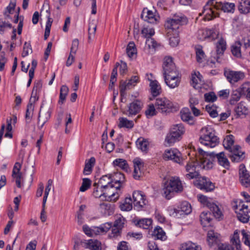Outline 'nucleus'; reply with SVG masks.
<instances>
[{"mask_svg": "<svg viewBox=\"0 0 250 250\" xmlns=\"http://www.w3.org/2000/svg\"><path fill=\"white\" fill-rule=\"evenodd\" d=\"M181 250H201V248L197 244L188 241L181 245Z\"/></svg>", "mask_w": 250, "mask_h": 250, "instance_id": "nucleus-42", "label": "nucleus"}, {"mask_svg": "<svg viewBox=\"0 0 250 250\" xmlns=\"http://www.w3.org/2000/svg\"><path fill=\"white\" fill-rule=\"evenodd\" d=\"M119 124L118 126L120 128L125 127L127 128H131L134 126V123L132 121L128 120L127 118L124 117H120L119 119Z\"/></svg>", "mask_w": 250, "mask_h": 250, "instance_id": "nucleus-46", "label": "nucleus"}, {"mask_svg": "<svg viewBox=\"0 0 250 250\" xmlns=\"http://www.w3.org/2000/svg\"><path fill=\"white\" fill-rule=\"evenodd\" d=\"M180 140L176 136L172 134L171 132L168 133L166 139L165 141L167 144V145L169 146L173 145L175 142L179 141Z\"/></svg>", "mask_w": 250, "mask_h": 250, "instance_id": "nucleus-57", "label": "nucleus"}, {"mask_svg": "<svg viewBox=\"0 0 250 250\" xmlns=\"http://www.w3.org/2000/svg\"><path fill=\"white\" fill-rule=\"evenodd\" d=\"M209 209L211 211H212L213 215L216 219L219 220H221L223 219L224 215L221 208H220L216 203L213 202V204H210Z\"/></svg>", "mask_w": 250, "mask_h": 250, "instance_id": "nucleus-33", "label": "nucleus"}, {"mask_svg": "<svg viewBox=\"0 0 250 250\" xmlns=\"http://www.w3.org/2000/svg\"><path fill=\"white\" fill-rule=\"evenodd\" d=\"M220 9L224 12L233 13L235 10V4L232 2L209 0L204 6L203 11L204 19L209 21L216 17L218 15L216 10Z\"/></svg>", "mask_w": 250, "mask_h": 250, "instance_id": "nucleus-3", "label": "nucleus"}, {"mask_svg": "<svg viewBox=\"0 0 250 250\" xmlns=\"http://www.w3.org/2000/svg\"><path fill=\"white\" fill-rule=\"evenodd\" d=\"M137 147L143 152H146L148 149L149 143L148 141L143 138L137 139L136 142Z\"/></svg>", "mask_w": 250, "mask_h": 250, "instance_id": "nucleus-37", "label": "nucleus"}, {"mask_svg": "<svg viewBox=\"0 0 250 250\" xmlns=\"http://www.w3.org/2000/svg\"><path fill=\"white\" fill-rule=\"evenodd\" d=\"M152 220L151 219L144 218L138 220L136 225L144 229H149L152 225Z\"/></svg>", "mask_w": 250, "mask_h": 250, "instance_id": "nucleus-49", "label": "nucleus"}, {"mask_svg": "<svg viewBox=\"0 0 250 250\" xmlns=\"http://www.w3.org/2000/svg\"><path fill=\"white\" fill-rule=\"evenodd\" d=\"M142 19L148 23H156L159 20V16L156 13V11L149 10L147 8H144L141 14Z\"/></svg>", "mask_w": 250, "mask_h": 250, "instance_id": "nucleus-18", "label": "nucleus"}, {"mask_svg": "<svg viewBox=\"0 0 250 250\" xmlns=\"http://www.w3.org/2000/svg\"><path fill=\"white\" fill-rule=\"evenodd\" d=\"M84 246L90 250H101V243L97 240L90 239L84 242Z\"/></svg>", "mask_w": 250, "mask_h": 250, "instance_id": "nucleus-34", "label": "nucleus"}, {"mask_svg": "<svg viewBox=\"0 0 250 250\" xmlns=\"http://www.w3.org/2000/svg\"><path fill=\"white\" fill-rule=\"evenodd\" d=\"M196 59L198 62H202L205 60V54L200 46L195 47Z\"/></svg>", "mask_w": 250, "mask_h": 250, "instance_id": "nucleus-55", "label": "nucleus"}, {"mask_svg": "<svg viewBox=\"0 0 250 250\" xmlns=\"http://www.w3.org/2000/svg\"><path fill=\"white\" fill-rule=\"evenodd\" d=\"M133 162L134 165L133 176L134 179L138 180L143 175L144 163L142 160L139 158H135Z\"/></svg>", "mask_w": 250, "mask_h": 250, "instance_id": "nucleus-21", "label": "nucleus"}, {"mask_svg": "<svg viewBox=\"0 0 250 250\" xmlns=\"http://www.w3.org/2000/svg\"><path fill=\"white\" fill-rule=\"evenodd\" d=\"M126 51L127 56L130 58L136 57L137 54V49L136 48L135 44L133 42H131L128 43L126 47Z\"/></svg>", "mask_w": 250, "mask_h": 250, "instance_id": "nucleus-48", "label": "nucleus"}, {"mask_svg": "<svg viewBox=\"0 0 250 250\" xmlns=\"http://www.w3.org/2000/svg\"><path fill=\"white\" fill-rule=\"evenodd\" d=\"M95 163V159L94 157L90 158L87 162L85 163L83 169V174L85 175L89 174L92 171V167Z\"/></svg>", "mask_w": 250, "mask_h": 250, "instance_id": "nucleus-53", "label": "nucleus"}, {"mask_svg": "<svg viewBox=\"0 0 250 250\" xmlns=\"http://www.w3.org/2000/svg\"><path fill=\"white\" fill-rule=\"evenodd\" d=\"M16 5V0H10V3L7 6L6 10L4 13V15L6 19H11V14H13L15 12V8Z\"/></svg>", "mask_w": 250, "mask_h": 250, "instance_id": "nucleus-39", "label": "nucleus"}, {"mask_svg": "<svg viewBox=\"0 0 250 250\" xmlns=\"http://www.w3.org/2000/svg\"><path fill=\"white\" fill-rule=\"evenodd\" d=\"M159 44L152 38H148L146 40L145 49L148 53L153 54Z\"/></svg>", "mask_w": 250, "mask_h": 250, "instance_id": "nucleus-30", "label": "nucleus"}, {"mask_svg": "<svg viewBox=\"0 0 250 250\" xmlns=\"http://www.w3.org/2000/svg\"><path fill=\"white\" fill-rule=\"evenodd\" d=\"M97 26L94 22L92 21L89 23L88 27V39H92L95 36Z\"/></svg>", "mask_w": 250, "mask_h": 250, "instance_id": "nucleus-59", "label": "nucleus"}, {"mask_svg": "<svg viewBox=\"0 0 250 250\" xmlns=\"http://www.w3.org/2000/svg\"><path fill=\"white\" fill-rule=\"evenodd\" d=\"M241 43L239 41L236 42L231 46V52L233 55L237 58L241 57Z\"/></svg>", "mask_w": 250, "mask_h": 250, "instance_id": "nucleus-52", "label": "nucleus"}, {"mask_svg": "<svg viewBox=\"0 0 250 250\" xmlns=\"http://www.w3.org/2000/svg\"><path fill=\"white\" fill-rule=\"evenodd\" d=\"M134 208L139 210L146 205V200L145 195L141 191H134L132 194Z\"/></svg>", "mask_w": 250, "mask_h": 250, "instance_id": "nucleus-16", "label": "nucleus"}, {"mask_svg": "<svg viewBox=\"0 0 250 250\" xmlns=\"http://www.w3.org/2000/svg\"><path fill=\"white\" fill-rule=\"evenodd\" d=\"M197 185L200 189L205 190L207 191H211L215 188L214 184L205 177H203L200 179Z\"/></svg>", "mask_w": 250, "mask_h": 250, "instance_id": "nucleus-27", "label": "nucleus"}, {"mask_svg": "<svg viewBox=\"0 0 250 250\" xmlns=\"http://www.w3.org/2000/svg\"><path fill=\"white\" fill-rule=\"evenodd\" d=\"M242 95V94L239 88L237 89L233 90L231 94L229 103L231 104H234L240 99Z\"/></svg>", "mask_w": 250, "mask_h": 250, "instance_id": "nucleus-50", "label": "nucleus"}, {"mask_svg": "<svg viewBox=\"0 0 250 250\" xmlns=\"http://www.w3.org/2000/svg\"><path fill=\"white\" fill-rule=\"evenodd\" d=\"M218 106L211 103H209L206 106L207 111L212 118H216L218 116Z\"/></svg>", "mask_w": 250, "mask_h": 250, "instance_id": "nucleus-43", "label": "nucleus"}, {"mask_svg": "<svg viewBox=\"0 0 250 250\" xmlns=\"http://www.w3.org/2000/svg\"><path fill=\"white\" fill-rule=\"evenodd\" d=\"M204 98L206 102L212 104L216 101L217 96L214 92H210L204 94Z\"/></svg>", "mask_w": 250, "mask_h": 250, "instance_id": "nucleus-60", "label": "nucleus"}, {"mask_svg": "<svg viewBox=\"0 0 250 250\" xmlns=\"http://www.w3.org/2000/svg\"><path fill=\"white\" fill-rule=\"evenodd\" d=\"M218 36L219 32L213 29H201L197 32V37L201 40L208 38L213 40L218 38Z\"/></svg>", "mask_w": 250, "mask_h": 250, "instance_id": "nucleus-14", "label": "nucleus"}, {"mask_svg": "<svg viewBox=\"0 0 250 250\" xmlns=\"http://www.w3.org/2000/svg\"><path fill=\"white\" fill-rule=\"evenodd\" d=\"M113 164L126 172H128L129 170L128 165L126 161L123 159H116L113 161Z\"/></svg>", "mask_w": 250, "mask_h": 250, "instance_id": "nucleus-47", "label": "nucleus"}, {"mask_svg": "<svg viewBox=\"0 0 250 250\" xmlns=\"http://www.w3.org/2000/svg\"><path fill=\"white\" fill-rule=\"evenodd\" d=\"M185 132V128L183 125L178 124L173 126L170 132L176 136L180 140L181 136Z\"/></svg>", "mask_w": 250, "mask_h": 250, "instance_id": "nucleus-38", "label": "nucleus"}, {"mask_svg": "<svg viewBox=\"0 0 250 250\" xmlns=\"http://www.w3.org/2000/svg\"><path fill=\"white\" fill-rule=\"evenodd\" d=\"M115 176L116 177H119L120 179L116 180L115 178L113 179L110 175H105L99 179L97 183H95L93 186L98 185L101 188H103L106 191L113 187L118 189L120 186V183L124 181V176L121 173H116Z\"/></svg>", "mask_w": 250, "mask_h": 250, "instance_id": "nucleus-7", "label": "nucleus"}, {"mask_svg": "<svg viewBox=\"0 0 250 250\" xmlns=\"http://www.w3.org/2000/svg\"><path fill=\"white\" fill-rule=\"evenodd\" d=\"M241 93L242 95H244L246 96L250 90V83L246 82L243 83L239 87Z\"/></svg>", "mask_w": 250, "mask_h": 250, "instance_id": "nucleus-62", "label": "nucleus"}, {"mask_svg": "<svg viewBox=\"0 0 250 250\" xmlns=\"http://www.w3.org/2000/svg\"><path fill=\"white\" fill-rule=\"evenodd\" d=\"M234 142V137L232 135H228L224 139L223 141V146L226 149L229 151L232 149V146Z\"/></svg>", "mask_w": 250, "mask_h": 250, "instance_id": "nucleus-51", "label": "nucleus"}, {"mask_svg": "<svg viewBox=\"0 0 250 250\" xmlns=\"http://www.w3.org/2000/svg\"><path fill=\"white\" fill-rule=\"evenodd\" d=\"M202 76L199 72H195L191 76V84L196 89L201 87V85L203 83L202 80Z\"/></svg>", "mask_w": 250, "mask_h": 250, "instance_id": "nucleus-31", "label": "nucleus"}, {"mask_svg": "<svg viewBox=\"0 0 250 250\" xmlns=\"http://www.w3.org/2000/svg\"><path fill=\"white\" fill-rule=\"evenodd\" d=\"M238 10L241 13L248 14L250 12V0H240Z\"/></svg>", "mask_w": 250, "mask_h": 250, "instance_id": "nucleus-36", "label": "nucleus"}, {"mask_svg": "<svg viewBox=\"0 0 250 250\" xmlns=\"http://www.w3.org/2000/svg\"><path fill=\"white\" fill-rule=\"evenodd\" d=\"M200 143L207 147L213 148L219 143V139L215 134V131L209 126L203 127L201 130Z\"/></svg>", "mask_w": 250, "mask_h": 250, "instance_id": "nucleus-5", "label": "nucleus"}, {"mask_svg": "<svg viewBox=\"0 0 250 250\" xmlns=\"http://www.w3.org/2000/svg\"><path fill=\"white\" fill-rule=\"evenodd\" d=\"M213 153H208L202 148H198L195 158L187 162L185 167L186 177L188 179L195 178L199 176L200 169H210L213 167Z\"/></svg>", "mask_w": 250, "mask_h": 250, "instance_id": "nucleus-1", "label": "nucleus"}, {"mask_svg": "<svg viewBox=\"0 0 250 250\" xmlns=\"http://www.w3.org/2000/svg\"><path fill=\"white\" fill-rule=\"evenodd\" d=\"M51 112L49 109L46 111H42L40 110L38 117V126L39 128L41 129L45 123L50 118Z\"/></svg>", "mask_w": 250, "mask_h": 250, "instance_id": "nucleus-26", "label": "nucleus"}, {"mask_svg": "<svg viewBox=\"0 0 250 250\" xmlns=\"http://www.w3.org/2000/svg\"><path fill=\"white\" fill-rule=\"evenodd\" d=\"M188 22L187 18L181 13L174 14L172 18L166 21L165 26L167 30V34L170 36L173 32V36L169 39V44L172 47L176 46L179 42L178 29L181 26L187 24Z\"/></svg>", "mask_w": 250, "mask_h": 250, "instance_id": "nucleus-2", "label": "nucleus"}, {"mask_svg": "<svg viewBox=\"0 0 250 250\" xmlns=\"http://www.w3.org/2000/svg\"><path fill=\"white\" fill-rule=\"evenodd\" d=\"M93 195L95 198H101L103 200H111L115 196V193H113L111 194L108 193V191L103 188H101L98 185L93 186Z\"/></svg>", "mask_w": 250, "mask_h": 250, "instance_id": "nucleus-17", "label": "nucleus"}, {"mask_svg": "<svg viewBox=\"0 0 250 250\" xmlns=\"http://www.w3.org/2000/svg\"><path fill=\"white\" fill-rule=\"evenodd\" d=\"M141 34L146 39L151 38L155 34L154 29L148 25H144L141 30Z\"/></svg>", "mask_w": 250, "mask_h": 250, "instance_id": "nucleus-45", "label": "nucleus"}, {"mask_svg": "<svg viewBox=\"0 0 250 250\" xmlns=\"http://www.w3.org/2000/svg\"><path fill=\"white\" fill-rule=\"evenodd\" d=\"M239 232L240 231L236 229L234 231L233 235L230 237V242L232 246L235 248V250H242Z\"/></svg>", "mask_w": 250, "mask_h": 250, "instance_id": "nucleus-29", "label": "nucleus"}, {"mask_svg": "<svg viewBox=\"0 0 250 250\" xmlns=\"http://www.w3.org/2000/svg\"><path fill=\"white\" fill-rule=\"evenodd\" d=\"M183 190V186L180 178L178 177H172L166 181L163 188V195L167 199H170L174 192H181Z\"/></svg>", "mask_w": 250, "mask_h": 250, "instance_id": "nucleus-6", "label": "nucleus"}, {"mask_svg": "<svg viewBox=\"0 0 250 250\" xmlns=\"http://www.w3.org/2000/svg\"><path fill=\"white\" fill-rule=\"evenodd\" d=\"M181 117L183 121L190 125H193L194 123L193 117L188 108H184L181 111Z\"/></svg>", "mask_w": 250, "mask_h": 250, "instance_id": "nucleus-35", "label": "nucleus"}, {"mask_svg": "<svg viewBox=\"0 0 250 250\" xmlns=\"http://www.w3.org/2000/svg\"><path fill=\"white\" fill-rule=\"evenodd\" d=\"M21 165L19 163H16L13 167L12 176L15 179L17 186L20 188L21 187V173L20 172Z\"/></svg>", "mask_w": 250, "mask_h": 250, "instance_id": "nucleus-23", "label": "nucleus"}, {"mask_svg": "<svg viewBox=\"0 0 250 250\" xmlns=\"http://www.w3.org/2000/svg\"><path fill=\"white\" fill-rule=\"evenodd\" d=\"M91 181L88 178H83L82 186L80 188V191L81 192H84L87 190L90 187Z\"/></svg>", "mask_w": 250, "mask_h": 250, "instance_id": "nucleus-61", "label": "nucleus"}, {"mask_svg": "<svg viewBox=\"0 0 250 250\" xmlns=\"http://www.w3.org/2000/svg\"><path fill=\"white\" fill-rule=\"evenodd\" d=\"M239 178L241 184L246 187H250V175L243 164L239 166Z\"/></svg>", "mask_w": 250, "mask_h": 250, "instance_id": "nucleus-20", "label": "nucleus"}, {"mask_svg": "<svg viewBox=\"0 0 250 250\" xmlns=\"http://www.w3.org/2000/svg\"><path fill=\"white\" fill-rule=\"evenodd\" d=\"M152 236L155 239L164 240L166 239V235L165 231L160 227H156L152 232Z\"/></svg>", "mask_w": 250, "mask_h": 250, "instance_id": "nucleus-41", "label": "nucleus"}, {"mask_svg": "<svg viewBox=\"0 0 250 250\" xmlns=\"http://www.w3.org/2000/svg\"><path fill=\"white\" fill-rule=\"evenodd\" d=\"M157 110L155 106V104H152L148 106L147 109L145 111L146 115L147 118L152 117L156 114Z\"/></svg>", "mask_w": 250, "mask_h": 250, "instance_id": "nucleus-58", "label": "nucleus"}, {"mask_svg": "<svg viewBox=\"0 0 250 250\" xmlns=\"http://www.w3.org/2000/svg\"><path fill=\"white\" fill-rule=\"evenodd\" d=\"M143 103L140 100H134L128 105V108L124 114L128 117L136 115L140 112Z\"/></svg>", "mask_w": 250, "mask_h": 250, "instance_id": "nucleus-15", "label": "nucleus"}, {"mask_svg": "<svg viewBox=\"0 0 250 250\" xmlns=\"http://www.w3.org/2000/svg\"><path fill=\"white\" fill-rule=\"evenodd\" d=\"M214 153L213 158H212V163L213 164V161L214 159L216 158L218 164L225 168V169H229L230 167V163L227 158V156L225 155V153L224 152H221L218 153Z\"/></svg>", "mask_w": 250, "mask_h": 250, "instance_id": "nucleus-22", "label": "nucleus"}, {"mask_svg": "<svg viewBox=\"0 0 250 250\" xmlns=\"http://www.w3.org/2000/svg\"><path fill=\"white\" fill-rule=\"evenodd\" d=\"M199 200L202 204L206 206L208 208H209L210 204H212L213 203L210 198L204 195L199 196Z\"/></svg>", "mask_w": 250, "mask_h": 250, "instance_id": "nucleus-63", "label": "nucleus"}, {"mask_svg": "<svg viewBox=\"0 0 250 250\" xmlns=\"http://www.w3.org/2000/svg\"><path fill=\"white\" fill-rule=\"evenodd\" d=\"M224 74L228 81L231 84L242 80L245 77V74L243 72L233 71L230 69H225Z\"/></svg>", "mask_w": 250, "mask_h": 250, "instance_id": "nucleus-11", "label": "nucleus"}, {"mask_svg": "<svg viewBox=\"0 0 250 250\" xmlns=\"http://www.w3.org/2000/svg\"><path fill=\"white\" fill-rule=\"evenodd\" d=\"M120 208L122 211H129L132 208V201L130 197L126 198L120 203Z\"/></svg>", "mask_w": 250, "mask_h": 250, "instance_id": "nucleus-40", "label": "nucleus"}, {"mask_svg": "<svg viewBox=\"0 0 250 250\" xmlns=\"http://www.w3.org/2000/svg\"><path fill=\"white\" fill-rule=\"evenodd\" d=\"M112 227L111 223H106L101 225L100 227H95L97 234L106 232Z\"/></svg>", "mask_w": 250, "mask_h": 250, "instance_id": "nucleus-54", "label": "nucleus"}, {"mask_svg": "<svg viewBox=\"0 0 250 250\" xmlns=\"http://www.w3.org/2000/svg\"><path fill=\"white\" fill-rule=\"evenodd\" d=\"M167 211L170 216L180 218L189 214L191 212V207L188 202L184 201L177 208L169 207L167 208Z\"/></svg>", "mask_w": 250, "mask_h": 250, "instance_id": "nucleus-8", "label": "nucleus"}, {"mask_svg": "<svg viewBox=\"0 0 250 250\" xmlns=\"http://www.w3.org/2000/svg\"><path fill=\"white\" fill-rule=\"evenodd\" d=\"M241 194L245 198L246 202L241 201L236 206L235 212L239 220L243 223H247L250 218V195L246 192Z\"/></svg>", "mask_w": 250, "mask_h": 250, "instance_id": "nucleus-4", "label": "nucleus"}, {"mask_svg": "<svg viewBox=\"0 0 250 250\" xmlns=\"http://www.w3.org/2000/svg\"><path fill=\"white\" fill-rule=\"evenodd\" d=\"M154 104L156 109L162 113L169 112L173 107L172 103L166 97L156 98Z\"/></svg>", "mask_w": 250, "mask_h": 250, "instance_id": "nucleus-10", "label": "nucleus"}, {"mask_svg": "<svg viewBox=\"0 0 250 250\" xmlns=\"http://www.w3.org/2000/svg\"><path fill=\"white\" fill-rule=\"evenodd\" d=\"M241 234L243 236V240L244 243L249 247H250V234L247 232L245 229H242L241 231Z\"/></svg>", "mask_w": 250, "mask_h": 250, "instance_id": "nucleus-64", "label": "nucleus"}, {"mask_svg": "<svg viewBox=\"0 0 250 250\" xmlns=\"http://www.w3.org/2000/svg\"><path fill=\"white\" fill-rule=\"evenodd\" d=\"M209 209L211 211H212L213 215L216 219L219 220H221L223 219L224 215L221 208H220L216 203L213 202V204H210Z\"/></svg>", "mask_w": 250, "mask_h": 250, "instance_id": "nucleus-32", "label": "nucleus"}, {"mask_svg": "<svg viewBox=\"0 0 250 250\" xmlns=\"http://www.w3.org/2000/svg\"><path fill=\"white\" fill-rule=\"evenodd\" d=\"M148 80L150 82L149 86L152 96L154 98L157 97L162 92V88L160 84L156 80H150L149 78H148Z\"/></svg>", "mask_w": 250, "mask_h": 250, "instance_id": "nucleus-28", "label": "nucleus"}, {"mask_svg": "<svg viewBox=\"0 0 250 250\" xmlns=\"http://www.w3.org/2000/svg\"><path fill=\"white\" fill-rule=\"evenodd\" d=\"M211 213L207 211H203L200 215V220L203 227L207 226L211 220Z\"/></svg>", "mask_w": 250, "mask_h": 250, "instance_id": "nucleus-44", "label": "nucleus"}, {"mask_svg": "<svg viewBox=\"0 0 250 250\" xmlns=\"http://www.w3.org/2000/svg\"><path fill=\"white\" fill-rule=\"evenodd\" d=\"M68 88L66 85H62L60 89V99L59 103L62 104L68 92Z\"/></svg>", "mask_w": 250, "mask_h": 250, "instance_id": "nucleus-56", "label": "nucleus"}, {"mask_svg": "<svg viewBox=\"0 0 250 250\" xmlns=\"http://www.w3.org/2000/svg\"><path fill=\"white\" fill-rule=\"evenodd\" d=\"M163 158L165 160H171L180 165L184 164V159L182 154L176 148H171L165 150Z\"/></svg>", "mask_w": 250, "mask_h": 250, "instance_id": "nucleus-9", "label": "nucleus"}, {"mask_svg": "<svg viewBox=\"0 0 250 250\" xmlns=\"http://www.w3.org/2000/svg\"><path fill=\"white\" fill-rule=\"evenodd\" d=\"M229 152V157L232 162H240L245 158V152L241 150V147L238 145L233 146Z\"/></svg>", "mask_w": 250, "mask_h": 250, "instance_id": "nucleus-13", "label": "nucleus"}, {"mask_svg": "<svg viewBox=\"0 0 250 250\" xmlns=\"http://www.w3.org/2000/svg\"><path fill=\"white\" fill-rule=\"evenodd\" d=\"M207 241L210 246L217 245L220 241V235L214 230H209L207 234Z\"/></svg>", "mask_w": 250, "mask_h": 250, "instance_id": "nucleus-25", "label": "nucleus"}, {"mask_svg": "<svg viewBox=\"0 0 250 250\" xmlns=\"http://www.w3.org/2000/svg\"><path fill=\"white\" fill-rule=\"evenodd\" d=\"M164 77L166 84L171 89L178 87L180 84L181 76L178 71L164 75Z\"/></svg>", "mask_w": 250, "mask_h": 250, "instance_id": "nucleus-12", "label": "nucleus"}, {"mask_svg": "<svg viewBox=\"0 0 250 250\" xmlns=\"http://www.w3.org/2000/svg\"><path fill=\"white\" fill-rule=\"evenodd\" d=\"M163 75L175 73L178 72L174 63L173 62L172 58L170 57H166L164 59L163 65Z\"/></svg>", "mask_w": 250, "mask_h": 250, "instance_id": "nucleus-19", "label": "nucleus"}, {"mask_svg": "<svg viewBox=\"0 0 250 250\" xmlns=\"http://www.w3.org/2000/svg\"><path fill=\"white\" fill-rule=\"evenodd\" d=\"M216 39H218V41L216 43L217 57L215 59L217 62H220L218 56L224 54L225 50L226 49V42L222 37L219 38V36Z\"/></svg>", "mask_w": 250, "mask_h": 250, "instance_id": "nucleus-24", "label": "nucleus"}]
</instances>
